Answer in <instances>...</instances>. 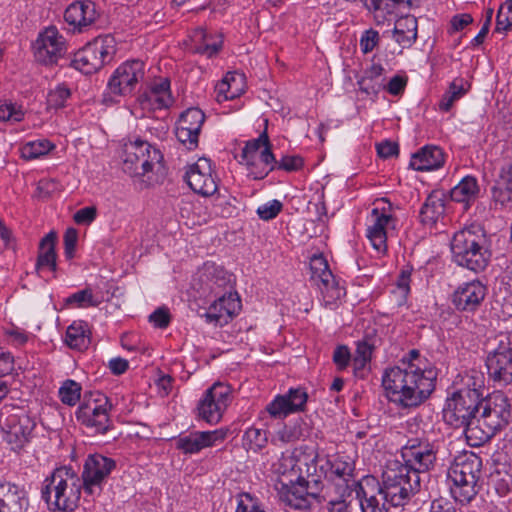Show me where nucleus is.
Masks as SVG:
<instances>
[{
    "label": "nucleus",
    "mask_w": 512,
    "mask_h": 512,
    "mask_svg": "<svg viewBox=\"0 0 512 512\" xmlns=\"http://www.w3.org/2000/svg\"><path fill=\"white\" fill-rule=\"evenodd\" d=\"M310 271L311 280L320 289L325 306L333 309L345 291L339 286L323 255H314L310 259Z\"/></svg>",
    "instance_id": "obj_14"
},
{
    "label": "nucleus",
    "mask_w": 512,
    "mask_h": 512,
    "mask_svg": "<svg viewBox=\"0 0 512 512\" xmlns=\"http://www.w3.org/2000/svg\"><path fill=\"white\" fill-rule=\"evenodd\" d=\"M285 396L287 403L291 406L292 413L302 412L305 410L308 394L303 388H291Z\"/></svg>",
    "instance_id": "obj_51"
},
{
    "label": "nucleus",
    "mask_w": 512,
    "mask_h": 512,
    "mask_svg": "<svg viewBox=\"0 0 512 512\" xmlns=\"http://www.w3.org/2000/svg\"><path fill=\"white\" fill-rule=\"evenodd\" d=\"M492 199L496 205H500L501 207L505 206L512 200V188L502 186L501 184L495 182L492 187Z\"/></svg>",
    "instance_id": "obj_59"
},
{
    "label": "nucleus",
    "mask_w": 512,
    "mask_h": 512,
    "mask_svg": "<svg viewBox=\"0 0 512 512\" xmlns=\"http://www.w3.org/2000/svg\"><path fill=\"white\" fill-rule=\"evenodd\" d=\"M497 183L512 188V162H505L499 171Z\"/></svg>",
    "instance_id": "obj_64"
},
{
    "label": "nucleus",
    "mask_w": 512,
    "mask_h": 512,
    "mask_svg": "<svg viewBox=\"0 0 512 512\" xmlns=\"http://www.w3.org/2000/svg\"><path fill=\"white\" fill-rule=\"evenodd\" d=\"M172 103L171 94L161 96L155 91L145 92L141 96V104L143 107L150 106L153 109L168 108Z\"/></svg>",
    "instance_id": "obj_50"
},
{
    "label": "nucleus",
    "mask_w": 512,
    "mask_h": 512,
    "mask_svg": "<svg viewBox=\"0 0 512 512\" xmlns=\"http://www.w3.org/2000/svg\"><path fill=\"white\" fill-rule=\"evenodd\" d=\"M227 79L230 80L231 88L228 97L235 99L239 97L245 90V76L242 73L229 72Z\"/></svg>",
    "instance_id": "obj_57"
},
{
    "label": "nucleus",
    "mask_w": 512,
    "mask_h": 512,
    "mask_svg": "<svg viewBox=\"0 0 512 512\" xmlns=\"http://www.w3.org/2000/svg\"><path fill=\"white\" fill-rule=\"evenodd\" d=\"M485 365L494 383L501 386L512 382V342L508 334L500 333L490 341Z\"/></svg>",
    "instance_id": "obj_9"
},
{
    "label": "nucleus",
    "mask_w": 512,
    "mask_h": 512,
    "mask_svg": "<svg viewBox=\"0 0 512 512\" xmlns=\"http://www.w3.org/2000/svg\"><path fill=\"white\" fill-rule=\"evenodd\" d=\"M71 91L65 84H59L50 90L47 95V105L49 108L59 109L65 106L70 98Z\"/></svg>",
    "instance_id": "obj_49"
},
{
    "label": "nucleus",
    "mask_w": 512,
    "mask_h": 512,
    "mask_svg": "<svg viewBox=\"0 0 512 512\" xmlns=\"http://www.w3.org/2000/svg\"><path fill=\"white\" fill-rule=\"evenodd\" d=\"M237 199L230 194H218L213 203L212 213L222 218H230L237 213Z\"/></svg>",
    "instance_id": "obj_39"
},
{
    "label": "nucleus",
    "mask_w": 512,
    "mask_h": 512,
    "mask_svg": "<svg viewBox=\"0 0 512 512\" xmlns=\"http://www.w3.org/2000/svg\"><path fill=\"white\" fill-rule=\"evenodd\" d=\"M232 387L224 382H215L200 399L198 416L210 424H217L232 402Z\"/></svg>",
    "instance_id": "obj_13"
},
{
    "label": "nucleus",
    "mask_w": 512,
    "mask_h": 512,
    "mask_svg": "<svg viewBox=\"0 0 512 512\" xmlns=\"http://www.w3.org/2000/svg\"><path fill=\"white\" fill-rule=\"evenodd\" d=\"M352 486L353 485H347L344 489L342 494L338 498H331L325 501L328 503V510L329 512H348V504L346 502V495L350 496L352 492Z\"/></svg>",
    "instance_id": "obj_56"
},
{
    "label": "nucleus",
    "mask_w": 512,
    "mask_h": 512,
    "mask_svg": "<svg viewBox=\"0 0 512 512\" xmlns=\"http://www.w3.org/2000/svg\"><path fill=\"white\" fill-rule=\"evenodd\" d=\"M444 163V154L437 146H425L412 155L410 167L417 171L438 169Z\"/></svg>",
    "instance_id": "obj_30"
},
{
    "label": "nucleus",
    "mask_w": 512,
    "mask_h": 512,
    "mask_svg": "<svg viewBox=\"0 0 512 512\" xmlns=\"http://www.w3.org/2000/svg\"><path fill=\"white\" fill-rule=\"evenodd\" d=\"M24 113L17 109L12 103L0 104V120L19 122L23 119Z\"/></svg>",
    "instance_id": "obj_60"
},
{
    "label": "nucleus",
    "mask_w": 512,
    "mask_h": 512,
    "mask_svg": "<svg viewBox=\"0 0 512 512\" xmlns=\"http://www.w3.org/2000/svg\"><path fill=\"white\" fill-rule=\"evenodd\" d=\"M479 190L477 179L473 176H466L451 189L450 197L455 202L468 204L476 200Z\"/></svg>",
    "instance_id": "obj_36"
},
{
    "label": "nucleus",
    "mask_w": 512,
    "mask_h": 512,
    "mask_svg": "<svg viewBox=\"0 0 512 512\" xmlns=\"http://www.w3.org/2000/svg\"><path fill=\"white\" fill-rule=\"evenodd\" d=\"M453 261L474 272L483 271L489 264L491 252L484 228L471 224L457 231L450 242Z\"/></svg>",
    "instance_id": "obj_3"
},
{
    "label": "nucleus",
    "mask_w": 512,
    "mask_h": 512,
    "mask_svg": "<svg viewBox=\"0 0 512 512\" xmlns=\"http://www.w3.org/2000/svg\"><path fill=\"white\" fill-rule=\"evenodd\" d=\"M185 180L195 193L205 197L212 196L218 188L211 161L207 158H200L191 165L185 174Z\"/></svg>",
    "instance_id": "obj_22"
},
{
    "label": "nucleus",
    "mask_w": 512,
    "mask_h": 512,
    "mask_svg": "<svg viewBox=\"0 0 512 512\" xmlns=\"http://www.w3.org/2000/svg\"><path fill=\"white\" fill-rule=\"evenodd\" d=\"M266 411L274 418L285 417L291 414V406L287 403L285 395H278L266 406Z\"/></svg>",
    "instance_id": "obj_53"
},
{
    "label": "nucleus",
    "mask_w": 512,
    "mask_h": 512,
    "mask_svg": "<svg viewBox=\"0 0 512 512\" xmlns=\"http://www.w3.org/2000/svg\"><path fill=\"white\" fill-rule=\"evenodd\" d=\"M283 204L279 200H271L257 209V215L260 219L269 221L278 216V214L282 211Z\"/></svg>",
    "instance_id": "obj_54"
},
{
    "label": "nucleus",
    "mask_w": 512,
    "mask_h": 512,
    "mask_svg": "<svg viewBox=\"0 0 512 512\" xmlns=\"http://www.w3.org/2000/svg\"><path fill=\"white\" fill-rule=\"evenodd\" d=\"M163 154L147 141L136 139L125 143L123 171L131 176H145L163 169Z\"/></svg>",
    "instance_id": "obj_8"
},
{
    "label": "nucleus",
    "mask_w": 512,
    "mask_h": 512,
    "mask_svg": "<svg viewBox=\"0 0 512 512\" xmlns=\"http://www.w3.org/2000/svg\"><path fill=\"white\" fill-rule=\"evenodd\" d=\"M67 345L70 348L83 350L90 344L89 331L85 322H73L66 331Z\"/></svg>",
    "instance_id": "obj_37"
},
{
    "label": "nucleus",
    "mask_w": 512,
    "mask_h": 512,
    "mask_svg": "<svg viewBox=\"0 0 512 512\" xmlns=\"http://www.w3.org/2000/svg\"><path fill=\"white\" fill-rule=\"evenodd\" d=\"M402 462L390 461L385 470L412 494L420 491L422 476H427L436 466V446L425 438H410L401 448Z\"/></svg>",
    "instance_id": "obj_1"
},
{
    "label": "nucleus",
    "mask_w": 512,
    "mask_h": 512,
    "mask_svg": "<svg viewBox=\"0 0 512 512\" xmlns=\"http://www.w3.org/2000/svg\"><path fill=\"white\" fill-rule=\"evenodd\" d=\"M28 507L29 497L24 486L0 482V512H26Z\"/></svg>",
    "instance_id": "obj_26"
},
{
    "label": "nucleus",
    "mask_w": 512,
    "mask_h": 512,
    "mask_svg": "<svg viewBox=\"0 0 512 512\" xmlns=\"http://www.w3.org/2000/svg\"><path fill=\"white\" fill-rule=\"evenodd\" d=\"M303 166V159L297 155H286L283 156L279 161L275 162V165H272L269 170H263L260 172L250 171V175L253 176V179H263L268 173L274 169H280L287 172H293L299 170Z\"/></svg>",
    "instance_id": "obj_38"
},
{
    "label": "nucleus",
    "mask_w": 512,
    "mask_h": 512,
    "mask_svg": "<svg viewBox=\"0 0 512 512\" xmlns=\"http://www.w3.org/2000/svg\"><path fill=\"white\" fill-rule=\"evenodd\" d=\"M487 295L486 285L474 279L460 284L451 296L455 309L461 312H475Z\"/></svg>",
    "instance_id": "obj_21"
},
{
    "label": "nucleus",
    "mask_w": 512,
    "mask_h": 512,
    "mask_svg": "<svg viewBox=\"0 0 512 512\" xmlns=\"http://www.w3.org/2000/svg\"><path fill=\"white\" fill-rule=\"evenodd\" d=\"M511 418V405L508 398L500 392L487 398L482 397L478 416L467 431V442L473 446H481L489 441L497 431L505 427Z\"/></svg>",
    "instance_id": "obj_4"
},
{
    "label": "nucleus",
    "mask_w": 512,
    "mask_h": 512,
    "mask_svg": "<svg viewBox=\"0 0 512 512\" xmlns=\"http://www.w3.org/2000/svg\"><path fill=\"white\" fill-rule=\"evenodd\" d=\"M279 501L286 507L293 510H309L311 500L305 494L304 486L301 482L298 485H282L278 491Z\"/></svg>",
    "instance_id": "obj_32"
},
{
    "label": "nucleus",
    "mask_w": 512,
    "mask_h": 512,
    "mask_svg": "<svg viewBox=\"0 0 512 512\" xmlns=\"http://www.w3.org/2000/svg\"><path fill=\"white\" fill-rule=\"evenodd\" d=\"M80 396L81 386L74 380H66L59 389V397L66 405H75L80 400Z\"/></svg>",
    "instance_id": "obj_48"
},
{
    "label": "nucleus",
    "mask_w": 512,
    "mask_h": 512,
    "mask_svg": "<svg viewBox=\"0 0 512 512\" xmlns=\"http://www.w3.org/2000/svg\"><path fill=\"white\" fill-rule=\"evenodd\" d=\"M351 361V354L347 346L339 345L333 352V362L337 366L338 370H344L347 368Z\"/></svg>",
    "instance_id": "obj_63"
},
{
    "label": "nucleus",
    "mask_w": 512,
    "mask_h": 512,
    "mask_svg": "<svg viewBox=\"0 0 512 512\" xmlns=\"http://www.w3.org/2000/svg\"><path fill=\"white\" fill-rule=\"evenodd\" d=\"M97 216V209L94 206H87L79 209L73 216V220L78 225H89Z\"/></svg>",
    "instance_id": "obj_62"
},
{
    "label": "nucleus",
    "mask_w": 512,
    "mask_h": 512,
    "mask_svg": "<svg viewBox=\"0 0 512 512\" xmlns=\"http://www.w3.org/2000/svg\"><path fill=\"white\" fill-rule=\"evenodd\" d=\"M112 405L107 397L98 395L93 400L82 403L76 411L77 420L96 433H105L110 427L111 421L108 411Z\"/></svg>",
    "instance_id": "obj_18"
},
{
    "label": "nucleus",
    "mask_w": 512,
    "mask_h": 512,
    "mask_svg": "<svg viewBox=\"0 0 512 512\" xmlns=\"http://www.w3.org/2000/svg\"><path fill=\"white\" fill-rule=\"evenodd\" d=\"M445 203L437 193H431L420 210V221L424 225L433 226L444 215Z\"/></svg>",
    "instance_id": "obj_35"
},
{
    "label": "nucleus",
    "mask_w": 512,
    "mask_h": 512,
    "mask_svg": "<svg viewBox=\"0 0 512 512\" xmlns=\"http://www.w3.org/2000/svg\"><path fill=\"white\" fill-rule=\"evenodd\" d=\"M267 443L266 431L259 428H248L243 435V446L247 451L258 452Z\"/></svg>",
    "instance_id": "obj_46"
},
{
    "label": "nucleus",
    "mask_w": 512,
    "mask_h": 512,
    "mask_svg": "<svg viewBox=\"0 0 512 512\" xmlns=\"http://www.w3.org/2000/svg\"><path fill=\"white\" fill-rule=\"evenodd\" d=\"M269 144V137L266 131L262 132L257 139L248 141L241 151V162L247 166L255 165V158L260 148Z\"/></svg>",
    "instance_id": "obj_41"
},
{
    "label": "nucleus",
    "mask_w": 512,
    "mask_h": 512,
    "mask_svg": "<svg viewBox=\"0 0 512 512\" xmlns=\"http://www.w3.org/2000/svg\"><path fill=\"white\" fill-rule=\"evenodd\" d=\"M204 121L205 114L199 108H189L180 115L177 125L199 134Z\"/></svg>",
    "instance_id": "obj_42"
},
{
    "label": "nucleus",
    "mask_w": 512,
    "mask_h": 512,
    "mask_svg": "<svg viewBox=\"0 0 512 512\" xmlns=\"http://www.w3.org/2000/svg\"><path fill=\"white\" fill-rule=\"evenodd\" d=\"M226 433L222 430L194 431L187 435H181L175 442L176 448L185 454H195L202 449L211 447L217 441H223Z\"/></svg>",
    "instance_id": "obj_24"
},
{
    "label": "nucleus",
    "mask_w": 512,
    "mask_h": 512,
    "mask_svg": "<svg viewBox=\"0 0 512 512\" xmlns=\"http://www.w3.org/2000/svg\"><path fill=\"white\" fill-rule=\"evenodd\" d=\"M116 53L115 39L110 35L98 37L75 55L71 65L84 74H92L110 63Z\"/></svg>",
    "instance_id": "obj_10"
},
{
    "label": "nucleus",
    "mask_w": 512,
    "mask_h": 512,
    "mask_svg": "<svg viewBox=\"0 0 512 512\" xmlns=\"http://www.w3.org/2000/svg\"><path fill=\"white\" fill-rule=\"evenodd\" d=\"M82 488L76 472L71 467L62 466L43 481L41 498L53 510L72 512L78 507Z\"/></svg>",
    "instance_id": "obj_6"
},
{
    "label": "nucleus",
    "mask_w": 512,
    "mask_h": 512,
    "mask_svg": "<svg viewBox=\"0 0 512 512\" xmlns=\"http://www.w3.org/2000/svg\"><path fill=\"white\" fill-rule=\"evenodd\" d=\"M78 241V232L74 228H68L64 234V255L68 260L75 256V250Z\"/></svg>",
    "instance_id": "obj_58"
},
{
    "label": "nucleus",
    "mask_w": 512,
    "mask_h": 512,
    "mask_svg": "<svg viewBox=\"0 0 512 512\" xmlns=\"http://www.w3.org/2000/svg\"><path fill=\"white\" fill-rule=\"evenodd\" d=\"M35 427V419L23 408H17L2 423L4 439L13 451H19L29 443Z\"/></svg>",
    "instance_id": "obj_15"
},
{
    "label": "nucleus",
    "mask_w": 512,
    "mask_h": 512,
    "mask_svg": "<svg viewBox=\"0 0 512 512\" xmlns=\"http://www.w3.org/2000/svg\"><path fill=\"white\" fill-rule=\"evenodd\" d=\"M97 16L96 5L92 1L71 3L64 12L65 21L78 32H83L92 25Z\"/></svg>",
    "instance_id": "obj_27"
},
{
    "label": "nucleus",
    "mask_w": 512,
    "mask_h": 512,
    "mask_svg": "<svg viewBox=\"0 0 512 512\" xmlns=\"http://www.w3.org/2000/svg\"><path fill=\"white\" fill-rule=\"evenodd\" d=\"M199 280L203 284V292L207 291L215 296H218L226 288L232 289V274L215 263L204 264Z\"/></svg>",
    "instance_id": "obj_25"
},
{
    "label": "nucleus",
    "mask_w": 512,
    "mask_h": 512,
    "mask_svg": "<svg viewBox=\"0 0 512 512\" xmlns=\"http://www.w3.org/2000/svg\"><path fill=\"white\" fill-rule=\"evenodd\" d=\"M191 40L195 53L212 57L218 53L222 46V40L213 38L205 29L197 28L193 31Z\"/></svg>",
    "instance_id": "obj_34"
},
{
    "label": "nucleus",
    "mask_w": 512,
    "mask_h": 512,
    "mask_svg": "<svg viewBox=\"0 0 512 512\" xmlns=\"http://www.w3.org/2000/svg\"><path fill=\"white\" fill-rule=\"evenodd\" d=\"M319 469L320 472L324 474L325 479L331 481L341 479L346 483L345 487L353 484L354 464L349 460H345L339 456L333 459L319 458Z\"/></svg>",
    "instance_id": "obj_28"
},
{
    "label": "nucleus",
    "mask_w": 512,
    "mask_h": 512,
    "mask_svg": "<svg viewBox=\"0 0 512 512\" xmlns=\"http://www.w3.org/2000/svg\"><path fill=\"white\" fill-rule=\"evenodd\" d=\"M57 234L54 231L49 232L39 244V252L36 261V270L38 273L48 269L55 273L57 270V254L55 251Z\"/></svg>",
    "instance_id": "obj_31"
},
{
    "label": "nucleus",
    "mask_w": 512,
    "mask_h": 512,
    "mask_svg": "<svg viewBox=\"0 0 512 512\" xmlns=\"http://www.w3.org/2000/svg\"><path fill=\"white\" fill-rule=\"evenodd\" d=\"M382 385L389 402L401 409H412L419 407L422 402L418 392H406V387L392 368L386 369L382 377Z\"/></svg>",
    "instance_id": "obj_20"
},
{
    "label": "nucleus",
    "mask_w": 512,
    "mask_h": 512,
    "mask_svg": "<svg viewBox=\"0 0 512 512\" xmlns=\"http://www.w3.org/2000/svg\"><path fill=\"white\" fill-rule=\"evenodd\" d=\"M145 75V65L140 60L122 63L111 75L107 90L113 96L130 95Z\"/></svg>",
    "instance_id": "obj_16"
},
{
    "label": "nucleus",
    "mask_w": 512,
    "mask_h": 512,
    "mask_svg": "<svg viewBox=\"0 0 512 512\" xmlns=\"http://www.w3.org/2000/svg\"><path fill=\"white\" fill-rule=\"evenodd\" d=\"M371 218L372 224L367 227L366 236L378 253H385L387 251L386 229L392 217L389 214L381 213L375 208L372 210Z\"/></svg>",
    "instance_id": "obj_29"
},
{
    "label": "nucleus",
    "mask_w": 512,
    "mask_h": 512,
    "mask_svg": "<svg viewBox=\"0 0 512 512\" xmlns=\"http://www.w3.org/2000/svg\"><path fill=\"white\" fill-rule=\"evenodd\" d=\"M366 9L373 13L375 21L380 24L384 22L387 15L394 13V4L391 0H362Z\"/></svg>",
    "instance_id": "obj_45"
},
{
    "label": "nucleus",
    "mask_w": 512,
    "mask_h": 512,
    "mask_svg": "<svg viewBox=\"0 0 512 512\" xmlns=\"http://www.w3.org/2000/svg\"><path fill=\"white\" fill-rule=\"evenodd\" d=\"M481 473L482 459L477 454L464 452L455 457L448 469V478L453 483L450 491L455 501L468 504L475 498Z\"/></svg>",
    "instance_id": "obj_7"
},
{
    "label": "nucleus",
    "mask_w": 512,
    "mask_h": 512,
    "mask_svg": "<svg viewBox=\"0 0 512 512\" xmlns=\"http://www.w3.org/2000/svg\"><path fill=\"white\" fill-rule=\"evenodd\" d=\"M397 376L402 379L406 392H418L422 404L429 398L435 389L437 371L434 367L401 361V364L392 367Z\"/></svg>",
    "instance_id": "obj_12"
},
{
    "label": "nucleus",
    "mask_w": 512,
    "mask_h": 512,
    "mask_svg": "<svg viewBox=\"0 0 512 512\" xmlns=\"http://www.w3.org/2000/svg\"><path fill=\"white\" fill-rule=\"evenodd\" d=\"M374 349V341L371 337L366 336L357 342L355 354L352 358L355 369H362L371 360L372 351Z\"/></svg>",
    "instance_id": "obj_44"
},
{
    "label": "nucleus",
    "mask_w": 512,
    "mask_h": 512,
    "mask_svg": "<svg viewBox=\"0 0 512 512\" xmlns=\"http://www.w3.org/2000/svg\"><path fill=\"white\" fill-rule=\"evenodd\" d=\"M379 42V33L374 29L364 31L360 38V48L364 54L371 52Z\"/></svg>",
    "instance_id": "obj_61"
},
{
    "label": "nucleus",
    "mask_w": 512,
    "mask_h": 512,
    "mask_svg": "<svg viewBox=\"0 0 512 512\" xmlns=\"http://www.w3.org/2000/svg\"><path fill=\"white\" fill-rule=\"evenodd\" d=\"M116 468V462L102 454H90L83 465L81 482L86 493L92 494L94 488L101 489L102 483Z\"/></svg>",
    "instance_id": "obj_19"
},
{
    "label": "nucleus",
    "mask_w": 512,
    "mask_h": 512,
    "mask_svg": "<svg viewBox=\"0 0 512 512\" xmlns=\"http://www.w3.org/2000/svg\"><path fill=\"white\" fill-rule=\"evenodd\" d=\"M463 386L456 389L451 397L447 398L443 409L444 421L454 428H462L467 438V431L475 426L473 423L478 416L482 394L481 385H477L472 375L462 377Z\"/></svg>",
    "instance_id": "obj_5"
},
{
    "label": "nucleus",
    "mask_w": 512,
    "mask_h": 512,
    "mask_svg": "<svg viewBox=\"0 0 512 512\" xmlns=\"http://www.w3.org/2000/svg\"><path fill=\"white\" fill-rule=\"evenodd\" d=\"M236 500L235 512H266L261 500L249 492L239 493Z\"/></svg>",
    "instance_id": "obj_47"
},
{
    "label": "nucleus",
    "mask_w": 512,
    "mask_h": 512,
    "mask_svg": "<svg viewBox=\"0 0 512 512\" xmlns=\"http://www.w3.org/2000/svg\"><path fill=\"white\" fill-rule=\"evenodd\" d=\"M100 303L101 299L91 288L79 290L66 298L67 305H75L78 308L97 307Z\"/></svg>",
    "instance_id": "obj_43"
},
{
    "label": "nucleus",
    "mask_w": 512,
    "mask_h": 512,
    "mask_svg": "<svg viewBox=\"0 0 512 512\" xmlns=\"http://www.w3.org/2000/svg\"><path fill=\"white\" fill-rule=\"evenodd\" d=\"M394 38L403 48L411 47L417 39V19L411 15L399 18L395 23Z\"/></svg>",
    "instance_id": "obj_33"
},
{
    "label": "nucleus",
    "mask_w": 512,
    "mask_h": 512,
    "mask_svg": "<svg viewBox=\"0 0 512 512\" xmlns=\"http://www.w3.org/2000/svg\"><path fill=\"white\" fill-rule=\"evenodd\" d=\"M176 137L188 150H193L198 146L199 134L192 130L177 125Z\"/></svg>",
    "instance_id": "obj_55"
},
{
    "label": "nucleus",
    "mask_w": 512,
    "mask_h": 512,
    "mask_svg": "<svg viewBox=\"0 0 512 512\" xmlns=\"http://www.w3.org/2000/svg\"><path fill=\"white\" fill-rule=\"evenodd\" d=\"M32 48L38 63L54 65L66 53V42L55 26H49L39 33Z\"/></svg>",
    "instance_id": "obj_17"
},
{
    "label": "nucleus",
    "mask_w": 512,
    "mask_h": 512,
    "mask_svg": "<svg viewBox=\"0 0 512 512\" xmlns=\"http://www.w3.org/2000/svg\"><path fill=\"white\" fill-rule=\"evenodd\" d=\"M512 28V2L506 0L499 8L495 32H505Z\"/></svg>",
    "instance_id": "obj_52"
},
{
    "label": "nucleus",
    "mask_w": 512,
    "mask_h": 512,
    "mask_svg": "<svg viewBox=\"0 0 512 512\" xmlns=\"http://www.w3.org/2000/svg\"><path fill=\"white\" fill-rule=\"evenodd\" d=\"M55 145L47 139L31 141L21 147V157L25 160H34L48 154Z\"/></svg>",
    "instance_id": "obj_40"
},
{
    "label": "nucleus",
    "mask_w": 512,
    "mask_h": 512,
    "mask_svg": "<svg viewBox=\"0 0 512 512\" xmlns=\"http://www.w3.org/2000/svg\"><path fill=\"white\" fill-rule=\"evenodd\" d=\"M241 309V301L237 292L225 291L202 315L206 322L215 326L226 325Z\"/></svg>",
    "instance_id": "obj_23"
},
{
    "label": "nucleus",
    "mask_w": 512,
    "mask_h": 512,
    "mask_svg": "<svg viewBox=\"0 0 512 512\" xmlns=\"http://www.w3.org/2000/svg\"><path fill=\"white\" fill-rule=\"evenodd\" d=\"M395 477L384 469L382 484L373 477L353 481L363 512H388L390 507L403 506L410 500L413 495Z\"/></svg>",
    "instance_id": "obj_2"
},
{
    "label": "nucleus",
    "mask_w": 512,
    "mask_h": 512,
    "mask_svg": "<svg viewBox=\"0 0 512 512\" xmlns=\"http://www.w3.org/2000/svg\"><path fill=\"white\" fill-rule=\"evenodd\" d=\"M296 463L301 475L298 482L304 486L305 494L309 500L314 499L317 503L327 500V494L322 493L324 489V474L319 469V456L314 449L303 446L295 450Z\"/></svg>",
    "instance_id": "obj_11"
}]
</instances>
